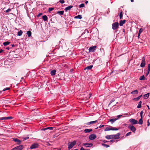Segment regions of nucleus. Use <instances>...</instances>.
<instances>
[{
    "mask_svg": "<svg viewBox=\"0 0 150 150\" xmlns=\"http://www.w3.org/2000/svg\"><path fill=\"white\" fill-rule=\"evenodd\" d=\"M40 130L42 131L45 130H47L48 131L53 130V131H57V129L56 128L52 127H42V128H40Z\"/></svg>",
    "mask_w": 150,
    "mask_h": 150,
    "instance_id": "f257e3e1",
    "label": "nucleus"
},
{
    "mask_svg": "<svg viewBox=\"0 0 150 150\" xmlns=\"http://www.w3.org/2000/svg\"><path fill=\"white\" fill-rule=\"evenodd\" d=\"M118 130V129L117 128L111 126H110L108 127H106L104 130L105 131L110 130L117 131Z\"/></svg>",
    "mask_w": 150,
    "mask_h": 150,
    "instance_id": "f03ea898",
    "label": "nucleus"
},
{
    "mask_svg": "<svg viewBox=\"0 0 150 150\" xmlns=\"http://www.w3.org/2000/svg\"><path fill=\"white\" fill-rule=\"evenodd\" d=\"M76 143V142L75 141H73L72 142H69L68 143V149L70 150L71 149Z\"/></svg>",
    "mask_w": 150,
    "mask_h": 150,
    "instance_id": "7ed1b4c3",
    "label": "nucleus"
},
{
    "mask_svg": "<svg viewBox=\"0 0 150 150\" xmlns=\"http://www.w3.org/2000/svg\"><path fill=\"white\" fill-rule=\"evenodd\" d=\"M112 29L114 30H116L118 28L119 24L117 22H115L112 24Z\"/></svg>",
    "mask_w": 150,
    "mask_h": 150,
    "instance_id": "20e7f679",
    "label": "nucleus"
},
{
    "mask_svg": "<svg viewBox=\"0 0 150 150\" xmlns=\"http://www.w3.org/2000/svg\"><path fill=\"white\" fill-rule=\"evenodd\" d=\"M120 133H118L115 135H112V139H114V140L117 141V140L120 138Z\"/></svg>",
    "mask_w": 150,
    "mask_h": 150,
    "instance_id": "39448f33",
    "label": "nucleus"
},
{
    "mask_svg": "<svg viewBox=\"0 0 150 150\" xmlns=\"http://www.w3.org/2000/svg\"><path fill=\"white\" fill-rule=\"evenodd\" d=\"M145 65V58L144 57L142 59V61L141 63L140 64V67H144Z\"/></svg>",
    "mask_w": 150,
    "mask_h": 150,
    "instance_id": "423d86ee",
    "label": "nucleus"
},
{
    "mask_svg": "<svg viewBox=\"0 0 150 150\" xmlns=\"http://www.w3.org/2000/svg\"><path fill=\"white\" fill-rule=\"evenodd\" d=\"M23 148V146L22 145H20L13 148L11 150H22Z\"/></svg>",
    "mask_w": 150,
    "mask_h": 150,
    "instance_id": "0eeeda50",
    "label": "nucleus"
},
{
    "mask_svg": "<svg viewBox=\"0 0 150 150\" xmlns=\"http://www.w3.org/2000/svg\"><path fill=\"white\" fill-rule=\"evenodd\" d=\"M38 146V144L37 143L33 144L31 145L30 148L32 149H35L37 148Z\"/></svg>",
    "mask_w": 150,
    "mask_h": 150,
    "instance_id": "6e6552de",
    "label": "nucleus"
},
{
    "mask_svg": "<svg viewBox=\"0 0 150 150\" xmlns=\"http://www.w3.org/2000/svg\"><path fill=\"white\" fill-rule=\"evenodd\" d=\"M96 47V46H94L90 47L89 49V52H94L95 51Z\"/></svg>",
    "mask_w": 150,
    "mask_h": 150,
    "instance_id": "1a4fd4ad",
    "label": "nucleus"
},
{
    "mask_svg": "<svg viewBox=\"0 0 150 150\" xmlns=\"http://www.w3.org/2000/svg\"><path fill=\"white\" fill-rule=\"evenodd\" d=\"M96 136L94 134L90 135L89 137V139L91 140H93L96 138Z\"/></svg>",
    "mask_w": 150,
    "mask_h": 150,
    "instance_id": "9d476101",
    "label": "nucleus"
},
{
    "mask_svg": "<svg viewBox=\"0 0 150 150\" xmlns=\"http://www.w3.org/2000/svg\"><path fill=\"white\" fill-rule=\"evenodd\" d=\"M13 118V117H12L11 116H9V117H1L0 118V120H9Z\"/></svg>",
    "mask_w": 150,
    "mask_h": 150,
    "instance_id": "9b49d317",
    "label": "nucleus"
},
{
    "mask_svg": "<svg viewBox=\"0 0 150 150\" xmlns=\"http://www.w3.org/2000/svg\"><path fill=\"white\" fill-rule=\"evenodd\" d=\"M83 145L84 146H85L86 147H89L92 146H93V144L91 143H85L83 144Z\"/></svg>",
    "mask_w": 150,
    "mask_h": 150,
    "instance_id": "f8f14e48",
    "label": "nucleus"
},
{
    "mask_svg": "<svg viewBox=\"0 0 150 150\" xmlns=\"http://www.w3.org/2000/svg\"><path fill=\"white\" fill-rule=\"evenodd\" d=\"M13 140L15 142H17L18 144H20L21 143V141L17 138H13Z\"/></svg>",
    "mask_w": 150,
    "mask_h": 150,
    "instance_id": "ddd939ff",
    "label": "nucleus"
},
{
    "mask_svg": "<svg viewBox=\"0 0 150 150\" xmlns=\"http://www.w3.org/2000/svg\"><path fill=\"white\" fill-rule=\"evenodd\" d=\"M73 6L71 5H70L66 7L65 8V11H69L70 9L73 7Z\"/></svg>",
    "mask_w": 150,
    "mask_h": 150,
    "instance_id": "4468645a",
    "label": "nucleus"
},
{
    "mask_svg": "<svg viewBox=\"0 0 150 150\" xmlns=\"http://www.w3.org/2000/svg\"><path fill=\"white\" fill-rule=\"evenodd\" d=\"M125 20H123L120 21L119 25L120 26H122L125 23Z\"/></svg>",
    "mask_w": 150,
    "mask_h": 150,
    "instance_id": "2eb2a0df",
    "label": "nucleus"
},
{
    "mask_svg": "<svg viewBox=\"0 0 150 150\" xmlns=\"http://www.w3.org/2000/svg\"><path fill=\"white\" fill-rule=\"evenodd\" d=\"M138 123V121L136 120L132 119V125L136 124Z\"/></svg>",
    "mask_w": 150,
    "mask_h": 150,
    "instance_id": "dca6fc26",
    "label": "nucleus"
},
{
    "mask_svg": "<svg viewBox=\"0 0 150 150\" xmlns=\"http://www.w3.org/2000/svg\"><path fill=\"white\" fill-rule=\"evenodd\" d=\"M117 120V119L116 118H113L110 119L109 121L111 123H113L116 120Z\"/></svg>",
    "mask_w": 150,
    "mask_h": 150,
    "instance_id": "f3484780",
    "label": "nucleus"
},
{
    "mask_svg": "<svg viewBox=\"0 0 150 150\" xmlns=\"http://www.w3.org/2000/svg\"><path fill=\"white\" fill-rule=\"evenodd\" d=\"M93 67V66L92 65H90L89 66L87 67L86 68H85L84 69V70H86V69L90 70V69H92V68Z\"/></svg>",
    "mask_w": 150,
    "mask_h": 150,
    "instance_id": "a211bd4d",
    "label": "nucleus"
},
{
    "mask_svg": "<svg viewBox=\"0 0 150 150\" xmlns=\"http://www.w3.org/2000/svg\"><path fill=\"white\" fill-rule=\"evenodd\" d=\"M149 93H148L146 94H145L143 96L144 98L145 99H147L149 97Z\"/></svg>",
    "mask_w": 150,
    "mask_h": 150,
    "instance_id": "6ab92c4d",
    "label": "nucleus"
},
{
    "mask_svg": "<svg viewBox=\"0 0 150 150\" xmlns=\"http://www.w3.org/2000/svg\"><path fill=\"white\" fill-rule=\"evenodd\" d=\"M97 122V120H95V121H91V122H88L87 124L88 125H92V124H94L96 123Z\"/></svg>",
    "mask_w": 150,
    "mask_h": 150,
    "instance_id": "aec40b11",
    "label": "nucleus"
},
{
    "mask_svg": "<svg viewBox=\"0 0 150 150\" xmlns=\"http://www.w3.org/2000/svg\"><path fill=\"white\" fill-rule=\"evenodd\" d=\"M139 79L140 80H144L146 79V78L144 75H143L140 77Z\"/></svg>",
    "mask_w": 150,
    "mask_h": 150,
    "instance_id": "412c9836",
    "label": "nucleus"
},
{
    "mask_svg": "<svg viewBox=\"0 0 150 150\" xmlns=\"http://www.w3.org/2000/svg\"><path fill=\"white\" fill-rule=\"evenodd\" d=\"M105 138L107 139H112V135H107L105 137Z\"/></svg>",
    "mask_w": 150,
    "mask_h": 150,
    "instance_id": "4be33fe9",
    "label": "nucleus"
},
{
    "mask_svg": "<svg viewBox=\"0 0 150 150\" xmlns=\"http://www.w3.org/2000/svg\"><path fill=\"white\" fill-rule=\"evenodd\" d=\"M42 18L43 20L46 21L47 20V17L46 15H44L42 16Z\"/></svg>",
    "mask_w": 150,
    "mask_h": 150,
    "instance_id": "5701e85b",
    "label": "nucleus"
},
{
    "mask_svg": "<svg viewBox=\"0 0 150 150\" xmlns=\"http://www.w3.org/2000/svg\"><path fill=\"white\" fill-rule=\"evenodd\" d=\"M56 72V71L55 70H53L51 71L50 72V74L52 76L54 75L55 74V73Z\"/></svg>",
    "mask_w": 150,
    "mask_h": 150,
    "instance_id": "b1692460",
    "label": "nucleus"
},
{
    "mask_svg": "<svg viewBox=\"0 0 150 150\" xmlns=\"http://www.w3.org/2000/svg\"><path fill=\"white\" fill-rule=\"evenodd\" d=\"M142 101H140L139 102L138 105L137 107V108H139L141 107V106H142L141 104H142Z\"/></svg>",
    "mask_w": 150,
    "mask_h": 150,
    "instance_id": "393cba45",
    "label": "nucleus"
},
{
    "mask_svg": "<svg viewBox=\"0 0 150 150\" xmlns=\"http://www.w3.org/2000/svg\"><path fill=\"white\" fill-rule=\"evenodd\" d=\"M142 96V95H140L138 97H137L134 98V99H133V100H138L140 99V98Z\"/></svg>",
    "mask_w": 150,
    "mask_h": 150,
    "instance_id": "a878e982",
    "label": "nucleus"
},
{
    "mask_svg": "<svg viewBox=\"0 0 150 150\" xmlns=\"http://www.w3.org/2000/svg\"><path fill=\"white\" fill-rule=\"evenodd\" d=\"M143 31V29L142 28H141L139 30V33H138V38H139V37L140 36V34Z\"/></svg>",
    "mask_w": 150,
    "mask_h": 150,
    "instance_id": "bb28decb",
    "label": "nucleus"
},
{
    "mask_svg": "<svg viewBox=\"0 0 150 150\" xmlns=\"http://www.w3.org/2000/svg\"><path fill=\"white\" fill-rule=\"evenodd\" d=\"M75 18H79V19H81L82 18V16L81 15H78L74 17Z\"/></svg>",
    "mask_w": 150,
    "mask_h": 150,
    "instance_id": "cd10ccee",
    "label": "nucleus"
},
{
    "mask_svg": "<svg viewBox=\"0 0 150 150\" xmlns=\"http://www.w3.org/2000/svg\"><path fill=\"white\" fill-rule=\"evenodd\" d=\"M23 33L22 31L21 30H20L18 32V35L19 36H21L22 35Z\"/></svg>",
    "mask_w": 150,
    "mask_h": 150,
    "instance_id": "c85d7f7f",
    "label": "nucleus"
},
{
    "mask_svg": "<svg viewBox=\"0 0 150 150\" xmlns=\"http://www.w3.org/2000/svg\"><path fill=\"white\" fill-rule=\"evenodd\" d=\"M138 123L140 125L142 124L143 123L142 118H141L139 120Z\"/></svg>",
    "mask_w": 150,
    "mask_h": 150,
    "instance_id": "c756f323",
    "label": "nucleus"
},
{
    "mask_svg": "<svg viewBox=\"0 0 150 150\" xmlns=\"http://www.w3.org/2000/svg\"><path fill=\"white\" fill-rule=\"evenodd\" d=\"M10 44V42H9L7 41L3 43V44L4 46H6L9 45Z\"/></svg>",
    "mask_w": 150,
    "mask_h": 150,
    "instance_id": "7c9ffc66",
    "label": "nucleus"
},
{
    "mask_svg": "<svg viewBox=\"0 0 150 150\" xmlns=\"http://www.w3.org/2000/svg\"><path fill=\"white\" fill-rule=\"evenodd\" d=\"M138 93V91L137 90H135L134 91H132V94H137Z\"/></svg>",
    "mask_w": 150,
    "mask_h": 150,
    "instance_id": "2f4dec72",
    "label": "nucleus"
},
{
    "mask_svg": "<svg viewBox=\"0 0 150 150\" xmlns=\"http://www.w3.org/2000/svg\"><path fill=\"white\" fill-rule=\"evenodd\" d=\"M57 13L60 15H63L64 14V11H57Z\"/></svg>",
    "mask_w": 150,
    "mask_h": 150,
    "instance_id": "473e14b6",
    "label": "nucleus"
},
{
    "mask_svg": "<svg viewBox=\"0 0 150 150\" xmlns=\"http://www.w3.org/2000/svg\"><path fill=\"white\" fill-rule=\"evenodd\" d=\"M27 34L28 35V36L29 37H30L31 35V32L30 31H27Z\"/></svg>",
    "mask_w": 150,
    "mask_h": 150,
    "instance_id": "72a5a7b5",
    "label": "nucleus"
},
{
    "mask_svg": "<svg viewBox=\"0 0 150 150\" xmlns=\"http://www.w3.org/2000/svg\"><path fill=\"white\" fill-rule=\"evenodd\" d=\"M123 17V14H122V11H121L120 13V19H122Z\"/></svg>",
    "mask_w": 150,
    "mask_h": 150,
    "instance_id": "f704fd0d",
    "label": "nucleus"
},
{
    "mask_svg": "<svg viewBox=\"0 0 150 150\" xmlns=\"http://www.w3.org/2000/svg\"><path fill=\"white\" fill-rule=\"evenodd\" d=\"M101 145L103 146H104L106 147H108L110 146L109 145H107V144H103V143H102Z\"/></svg>",
    "mask_w": 150,
    "mask_h": 150,
    "instance_id": "c9c22d12",
    "label": "nucleus"
},
{
    "mask_svg": "<svg viewBox=\"0 0 150 150\" xmlns=\"http://www.w3.org/2000/svg\"><path fill=\"white\" fill-rule=\"evenodd\" d=\"M54 8H49L48 9V11L49 12L53 11L54 9Z\"/></svg>",
    "mask_w": 150,
    "mask_h": 150,
    "instance_id": "e433bc0d",
    "label": "nucleus"
},
{
    "mask_svg": "<svg viewBox=\"0 0 150 150\" xmlns=\"http://www.w3.org/2000/svg\"><path fill=\"white\" fill-rule=\"evenodd\" d=\"M136 128L133 125H132V131H134L136 130Z\"/></svg>",
    "mask_w": 150,
    "mask_h": 150,
    "instance_id": "4c0bfd02",
    "label": "nucleus"
},
{
    "mask_svg": "<svg viewBox=\"0 0 150 150\" xmlns=\"http://www.w3.org/2000/svg\"><path fill=\"white\" fill-rule=\"evenodd\" d=\"M126 127H128V128L131 130V125H129V126H128V125L127 124H125V125Z\"/></svg>",
    "mask_w": 150,
    "mask_h": 150,
    "instance_id": "58836bf2",
    "label": "nucleus"
},
{
    "mask_svg": "<svg viewBox=\"0 0 150 150\" xmlns=\"http://www.w3.org/2000/svg\"><path fill=\"white\" fill-rule=\"evenodd\" d=\"M92 130L91 129H85L84 130V131H92Z\"/></svg>",
    "mask_w": 150,
    "mask_h": 150,
    "instance_id": "ea45409f",
    "label": "nucleus"
},
{
    "mask_svg": "<svg viewBox=\"0 0 150 150\" xmlns=\"http://www.w3.org/2000/svg\"><path fill=\"white\" fill-rule=\"evenodd\" d=\"M84 6L85 5L84 4H82L79 6V7L80 8L83 7H84Z\"/></svg>",
    "mask_w": 150,
    "mask_h": 150,
    "instance_id": "a19ab883",
    "label": "nucleus"
},
{
    "mask_svg": "<svg viewBox=\"0 0 150 150\" xmlns=\"http://www.w3.org/2000/svg\"><path fill=\"white\" fill-rule=\"evenodd\" d=\"M143 111H142L141 112H140V116H141V118H143Z\"/></svg>",
    "mask_w": 150,
    "mask_h": 150,
    "instance_id": "79ce46f5",
    "label": "nucleus"
},
{
    "mask_svg": "<svg viewBox=\"0 0 150 150\" xmlns=\"http://www.w3.org/2000/svg\"><path fill=\"white\" fill-rule=\"evenodd\" d=\"M150 64H148V72H150Z\"/></svg>",
    "mask_w": 150,
    "mask_h": 150,
    "instance_id": "37998d69",
    "label": "nucleus"
},
{
    "mask_svg": "<svg viewBox=\"0 0 150 150\" xmlns=\"http://www.w3.org/2000/svg\"><path fill=\"white\" fill-rule=\"evenodd\" d=\"M10 88H8H8H4V89L3 90V91H6V90H10Z\"/></svg>",
    "mask_w": 150,
    "mask_h": 150,
    "instance_id": "c03bdc74",
    "label": "nucleus"
},
{
    "mask_svg": "<svg viewBox=\"0 0 150 150\" xmlns=\"http://www.w3.org/2000/svg\"><path fill=\"white\" fill-rule=\"evenodd\" d=\"M11 10V9L10 8L8 9L7 10H6L5 12L6 13H8L9 12H10Z\"/></svg>",
    "mask_w": 150,
    "mask_h": 150,
    "instance_id": "a18cd8bd",
    "label": "nucleus"
},
{
    "mask_svg": "<svg viewBox=\"0 0 150 150\" xmlns=\"http://www.w3.org/2000/svg\"><path fill=\"white\" fill-rule=\"evenodd\" d=\"M59 2L61 4H63L64 3V0H60Z\"/></svg>",
    "mask_w": 150,
    "mask_h": 150,
    "instance_id": "49530a36",
    "label": "nucleus"
},
{
    "mask_svg": "<svg viewBox=\"0 0 150 150\" xmlns=\"http://www.w3.org/2000/svg\"><path fill=\"white\" fill-rule=\"evenodd\" d=\"M115 100H111L110 103H109V106L110 104H111V103L113 102H114L115 101Z\"/></svg>",
    "mask_w": 150,
    "mask_h": 150,
    "instance_id": "de8ad7c7",
    "label": "nucleus"
},
{
    "mask_svg": "<svg viewBox=\"0 0 150 150\" xmlns=\"http://www.w3.org/2000/svg\"><path fill=\"white\" fill-rule=\"evenodd\" d=\"M115 141H116L115 140H114V139H112L111 140L110 142L112 143Z\"/></svg>",
    "mask_w": 150,
    "mask_h": 150,
    "instance_id": "09e8293b",
    "label": "nucleus"
},
{
    "mask_svg": "<svg viewBox=\"0 0 150 150\" xmlns=\"http://www.w3.org/2000/svg\"><path fill=\"white\" fill-rule=\"evenodd\" d=\"M147 122V126H149L150 125V123L149 122V120H148Z\"/></svg>",
    "mask_w": 150,
    "mask_h": 150,
    "instance_id": "8fccbe9b",
    "label": "nucleus"
},
{
    "mask_svg": "<svg viewBox=\"0 0 150 150\" xmlns=\"http://www.w3.org/2000/svg\"><path fill=\"white\" fill-rule=\"evenodd\" d=\"M122 116V115H118L117 116V118L116 119H118L119 118Z\"/></svg>",
    "mask_w": 150,
    "mask_h": 150,
    "instance_id": "3c124183",
    "label": "nucleus"
},
{
    "mask_svg": "<svg viewBox=\"0 0 150 150\" xmlns=\"http://www.w3.org/2000/svg\"><path fill=\"white\" fill-rule=\"evenodd\" d=\"M42 14V13H39L38 14V15H37V16L38 17H40Z\"/></svg>",
    "mask_w": 150,
    "mask_h": 150,
    "instance_id": "603ef678",
    "label": "nucleus"
},
{
    "mask_svg": "<svg viewBox=\"0 0 150 150\" xmlns=\"http://www.w3.org/2000/svg\"><path fill=\"white\" fill-rule=\"evenodd\" d=\"M131 132H129V133H127L126 135V136H127L129 135H130L131 134Z\"/></svg>",
    "mask_w": 150,
    "mask_h": 150,
    "instance_id": "864d4df0",
    "label": "nucleus"
},
{
    "mask_svg": "<svg viewBox=\"0 0 150 150\" xmlns=\"http://www.w3.org/2000/svg\"><path fill=\"white\" fill-rule=\"evenodd\" d=\"M149 72H148V71H147V72L146 74V76H147L149 74Z\"/></svg>",
    "mask_w": 150,
    "mask_h": 150,
    "instance_id": "5fc2aeb1",
    "label": "nucleus"
},
{
    "mask_svg": "<svg viewBox=\"0 0 150 150\" xmlns=\"http://www.w3.org/2000/svg\"><path fill=\"white\" fill-rule=\"evenodd\" d=\"M103 142H104V143H107V142H108V141L106 140H103Z\"/></svg>",
    "mask_w": 150,
    "mask_h": 150,
    "instance_id": "6e6d98bb",
    "label": "nucleus"
},
{
    "mask_svg": "<svg viewBox=\"0 0 150 150\" xmlns=\"http://www.w3.org/2000/svg\"><path fill=\"white\" fill-rule=\"evenodd\" d=\"M29 138L28 137H26L24 138V140H26Z\"/></svg>",
    "mask_w": 150,
    "mask_h": 150,
    "instance_id": "4d7b16f0",
    "label": "nucleus"
},
{
    "mask_svg": "<svg viewBox=\"0 0 150 150\" xmlns=\"http://www.w3.org/2000/svg\"><path fill=\"white\" fill-rule=\"evenodd\" d=\"M104 126V125H100V126H99V127L100 128H101V127H103Z\"/></svg>",
    "mask_w": 150,
    "mask_h": 150,
    "instance_id": "13d9d810",
    "label": "nucleus"
},
{
    "mask_svg": "<svg viewBox=\"0 0 150 150\" xmlns=\"http://www.w3.org/2000/svg\"><path fill=\"white\" fill-rule=\"evenodd\" d=\"M80 150H85L83 148V147H81V149H80Z\"/></svg>",
    "mask_w": 150,
    "mask_h": 150,
    "instance_id": "bf43d9fd",
    "label": "nucleus"
},
{
    "mask_svg": "<svg viewBox=\"0 0 150 150\" xmlns=\"http://www.w3.org/2000/svg\"><path fill=\"white\" fill-rule=\"evenodd\" d=\"M3 50L2 49H1L0 50V53H1L2 52H3Z\"/></svg>",
    "mask_w": 150,
    "mask_h": 150,
    "instance_id": "052dcab7",
    "label": "nucleus"
},
{
    "mask_svg": "<svg viewBox=\"0 0 150 150\" xmlns=\"http://www.w3.org/2000/svg\"><path fill=\"white\" fill-rule=\"evenodd\" d=\"M147 107L150 110V108H149V106L148 105H147Z\"/></svg>",
    "mask_w": 150,
    "mask_h": 150,
    "instance_id": "680f3d73",
    "label": "nucleus"
},
{
    "mask_svg": "<svg viewBox=\"0 0 150 150\" xmlns=\"http://www.w3.org/2000/svg\"><path fill=\"white\" fill-rule=\"evenodd\" d=\"M88 3V1H86V2H85V4H87Z\"/></svg>",
    "mask_w": 150,
    "mask_h": 150,
    "instance_id": "e2e57ef3",
    "label": "nucleus"
},
{
    "mask_svg": "<svg viewBox=\"0 0 150 150\" xmlns=\"http://www.w3.org/2000/svg\"><path fill=\"white\" fill-rule=\"evenodd\" d=\"M129 121L131 122V119H130L129 120Z\"/></svg>",
    "mask_w": 150,
    "mask_h": 150,
    "instance_id": "0e129e2a",
    "label": "nucleus"
},
{
    "mask_svg": "<svg viewBox=\"0 0 150 150\" xmlns=\"http://www.w3.org/2000/svg\"><path fill=\"white\" fill-rule=\"evenodd\" d=\"M14 45H12V47H14Z\"/></svg>",
    "mask_w": 150,
    "mask_h": 150,
    "instance_id": "69168bd1",
    "label": "nucleus"
},
{
    "mask_svg": "<svg viewBox=\"0 0 150 150\" xmlns=\"http://www.w3.org/2000/svg\"><path fill=\"white\" fill-rule=\"evenodd\" d=\"M6 49H7V50H9V47H7Z\"/></svg>",
    "mask_w": 150,
    "mask_h": 150,
    "instance_id": "338daca9",
    "label": "nucleus"
},
{
    "mask_svg": "<svg viewBox=\"0 0 150 150\" xmlns=\"http://www.w3.org/2000/svg\"><path fill=\"white\" fill-rule=\"evenodd\" d=\"M91 95L90 94L89 95V98H90V97Z\"/></svg>",
    "mask_w": 150,
    "mask_h": 150,
    "instance_id": "774afa93",
    "label": "nucleus"
}]
</instances>
